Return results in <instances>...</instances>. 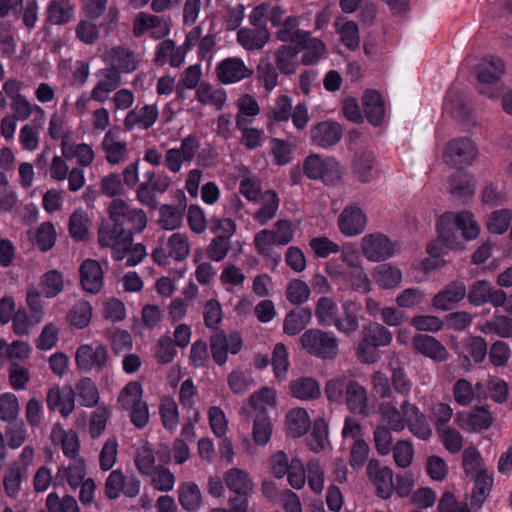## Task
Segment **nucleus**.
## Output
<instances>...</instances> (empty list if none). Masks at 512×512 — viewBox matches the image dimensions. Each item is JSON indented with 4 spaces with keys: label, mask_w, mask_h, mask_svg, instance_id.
Here are the masks:
<instances>
[{
    "label": "nucleus",
    "mask_w": 512,
    "mask_h": 512,
    "mask_svg": "<svg viewBox=\"0 0 512 512\" xmlns=\"http://www.w3.org/2000/svg\"><path fill=\"white\" fill-rule=\"evenodd\" d=\"M158 117L159 109L156 104L136 106L127 113L123 125L126 131H133L136 128L147 130L157 122Z\"/></svg>",
    "instance_id": "nucleus-16"
},
{
    "label": "nucleus",
    "mask_w": 512,
    "mask_h": 512,
    "mask_svg": "<svg viewBox=\"0 0 512 512\" xmlns=\"http://www.w3.org/2000/svg\"><path fill=\"white\" fill-rule=\"evenodd\" d=\"M143 389L139 382L130 381L120 391L117 398L119 409L129 410L130 408L142 403Z\"/></svg>",
    "instance_id": "nucleus-53"
},
{
    "label": "nucleus",
    "mask_w": 512,
    "mask_h": 512,
    "mask_svg": "<svg viewBox=\"0 0 512 512\" xmlns=\"http://www.w3.org/2000/svg\"><path fill=\"white\" fill-rule=\"evenodd\" d=\"M379 414L392 431L401 432L405 429L408 416L405 413L404 401L400 408L393 401H383L379 404Z\"/></svg>",
    "instance_id": "nucleus-28"
},
{
    "label": "nucleus",
    "mask_w": 512,
    "mask_h": 512,
    "mask_svg": "<svg viewBox=\"0 0 512 512\" xmlns=\"http://www.w3.org/2000/svg\"><path fill=\"white\" fill-rule=\"evenodd\" d=\"M370 479L376 486L377 493L381 498L387 499L394 491L393 472L388 467H376L372 463L368 466Z\"/></svg>",
    "instance_id": "nucleus-35"
},
{
    "label": "nucleus",
    "mask_w": 512,
    "mask_h": 512,
    "mask_svg": "<svg viewBox=\"0 0 512 512\" xmlns=\"http://www.w3.org/2000/svg\"><path fill=\"white\" fill-rule=\"evenodd\" d=\"M341 125L333 120L321 121L310 128L309 137L313 145L328 148L336 145L342 138Z\"/></svg>",
    "instance_id": "nucleus-14"
},
{
    "label": "nucleus",
    "mask_w": 512,
    "mask_h": 512,
    "mask_svg": "<svg viewBox=\"0 0 512 512\" xmlns=\"http://www.w3.org/2000/svg\"><path fill=\"white\" fill-rule=\"evenodd\" d=\"M405 413L408 416L406 427L419 439L429 440L432 436V429L427 421L426 415L413 403L404 401Z\"/></svg>",
    "instance_id": "nucleus-26"
},
{
    "label": "nucleus",
    "mask_w": 512,
    "mask_h": 512,
    "mask_svg": "<svg viewBox=\"0 0 512 512\" xmlns=\"http://www.w3.org/2000/svg\"><path fill=\"white\" fill-rule=\"evenodd\" d=\"M340 233L346 237L362 234L367 226V215L358 204H350L343 208L337 219Z\"/></svg>",
    "instance_id": "nucleus-9"
},
{
    "label": "nucleus",
    "mask_w": 512,
    "mask_h": 512,
    "mask_svg": "<svg viewBox=\"0 0 512 512\" xmlns=\"http://www.w3.org/2000/svg\"><path fill=\"white\" fill-rule=\"evenodd\" d=\"M159 413L163 426L169 430H176L179 424V411L176 401L171 397L161 399Z\"/></svg>",
    "instance_id": "nucleus-61"
},
{
    "label": "nucleus",
    "mask_w": 512,
    "mask_h": 512,
    "mask_svg": "<svg viewBox=\"0 0 512 512\" xmlns=\"http://www.w3.org/2000/svg\"><path fill=\"white\" fill-rule=\"evenodd\" d=\"M413 349L435 362H444L449 357L446 347L435 337L427 334H417L412 338Z\"/></svg>",
    "instance_id": "nucleus-18"
},
{
    "label": "nucleus",
    "mask_w": 512,
    "mask_h": 512,
    "mask_svg": "<svg viewBox=\"0 0 512 512\" xmlns=\"http://www.w3.org/2000/svg\"><path fill=\"white\" fill-rule=\"evenodd\" d=\"M493 416L487 407H478L470 412H459L457 425L467 431L478 432L488 429L493 424Z\"/></svg>",
    "instance_id": "nucleus-21"
},
{
    "label": "nucleus",
    "mask_w": 512,
    "mask_h": 512,
    "mask_svg": "<svg viewBox=\"0 0 512 512\" xmlns=\"http://www.w3.org/2000/svg\"><path fill=\"white\" fill-rule=\"evenodd\" d=\"M475 482L472 490V504L480 506L489 496L493 486V475L487 470L474 475Z\"/></svg>",
    "instance_id": "nucleus-58"
},
{
    "label": "nucleus",
    "mask_w": 512,
    "mask_h": 512,
    "mask_svg": "<svg viewBox=\"0 0 512 512\" xmlns=\"http://www.w3.org/2000/svg\"><path fill=\"white\" fill-rule=\"evenodd\" d=\"M505 73L504 62L498 57L485 58L479 66L478 91L489 98L502 93L501 77Z\"/></svg>",
    "instance_id": "nucleus-5"
},
{
    "label": "nucleus",
    "mask_w": 512,
    "mask_h": 512,
    "mask_svg": "<svg viewBox=\"0 0 512 512\" xmlns=\"http://www.w3.org/2000/svg\"><path fill=\"white\" fill-rule=\"evenodd\" d=\"M196 99L203 105L213 106L220 110L226 103L227 94L223 88L215 87L208 82H201L196 89Z\"/></svg>",
    "instance_id": "nucleus-39"
},
{
    "label": "nucleus",
    "mask_w": 512,
    "mask_h": 512,
    "mask_svg": "<svg viewBox=\"0 0 512 512\" xmlns=\"http://www.w3.org/2000/svg\"><path fill=\"white\" fill-rule=\"evenodd\" d=\"M466 294L467 289L464 282L455 280L436 293L431 300V304L436 310L449 311L462 301Z\"/></svg>",
    "instance_id": "nucleus-15"
},
{
    "label": "nucleus",
    "mask_w": 512,
    "mask_h": 512,
    "mask_svg": "<svg viewBox=\"0 0 512 512\" xmlns=\"http://www.w3.org/2000/svg\"><path fill=\"white\" fill-rule=\"evenodd\" d=\"M86 408L98 406L100 393L96 383L89 377H83L75 384L74 397Z\"/></svg>",
    "instance_id": "nucleus-41"
},
{
    "label": "nucleus",
    "mask_w": 512,
    "mask_h": 512,
    "mask_svg": "<svg viewBox=\"0 0 512 512\" xmlns=\"http://www.w3.org/2000/svg\"><path fill=\"white\" fill-rule=\"evenodd\" d=\"M217 79L222 84H233L250 78L253 70L238 57H229L220 61L215 68Z\"/></svg>",
    "instance_id": "nucleus-13"
},
{
    "label": "nucleus",
    "mask_w": 512,
    "mask_h": 512,
    "mask_svg": "<svg viewBox=\"0 0 512 512\" xmlns=\"http://www.w3.org/2000/svg\"><path fill=\"white\" fill-rule=\"evenodd\" d=\"M362 105L367 121L373 126L382 124L385 117L384 100L376 90H367L362 96Z\"/></svg>",
    "instance_id": "nucleus-29"
},
{
    "label": "nucleus",
    "mask_w": 512,
    "mask_h": 512,
    "mask_svg": "<svg viewBox=\"0 0 512 512\" xmlns=\"http://www.w3.org/2000/svg\"><path fill=\"white\" fill-rule=\"evenodd\" d=\"M342 308L344 318L338 317L337 330L345 334L356 332L359 328L358 313L361 309L360 304L352 300H346L343 302Z\"/></svg>",
    "instance_id": "nucleus-48"
},
{
    "label": "nucleus",
    "mask_w": 512,
    "mask_h": 512,
    "mask_svg": "<svg viewBox=\"0 0 512 512\" xmlns=\"http://www.w3.org/2000/svg\"><path fill=\"white\" fill-rule=\"evenodd\" d=\"M302 348L310 355L320 359H334L339 352V341L332 332L312 328L300 337Z\"/></svg>",
    "instance_id": "nucleus-3"
},
{
    "label": "nucleus",
    "mask_w": 512,
    "mask_h": 512,
    "mask_svg": "<svg viewBox=\"0 0 512 512\" xmlns=\"http://www.w3.org/2000/svg\"><path fill=\"white\" fill-rule=\"evenodd\" d=\"M249 403L255 411L264 414L268 409L276 407V390L270 387H263L251 394Z\"/></svg>",
    "instance_id": "nucleus-56"
},
{
    "label": "nucleus",
    "mask_w": 512,
    "mask_h": 512,
    "mask_svg": "<svg viewBox=\"0 0 512 512\" xmlns=\"http://www.w3.org/2000/svg\"><path fill=\"white\" fill-rule=\"evenodd\" d=\"M268 27H241L236 34L238 44L246 51H259L269 42Z\"/></svg>",
    "instance_id": "nucleus-25"
},
{
    "label": "nucleus",
    "mask_w": 512,
    "mask_h": 512,
    "mask_svg": "<svg viewBox=\"0 0 512 512\" xmlns=\"http://www.w3.org/2000/svg\"><path fill=\"white\" fill-rule=\"evenodd\" d=\"M103 60L109 69L114 70L119 75L133 73L140 64L139 55L123 46L111 47L105 53Z\"/></svg>",
    "instance_id": "nucleus-10"
},
{
    "label": "nucleus",
    "mask_w": 512,
    "mask_h": 512,
    "mask_svg": "<svg viewBox=\"0 0 512 512\" xmlns=\"http://www.w3.org/2000/svg\"><path fill=\"white\" fill-rule=\"evenodd\" d=\"M273 434V423L269 416L261 414L253 419L251 436L255 445L266 446Z\"/></svg>",
    "instance_id": "nucleus-51"
},
{
    "label": "nucleus",
    "mask_w": 512,
    "mask_h": 512,
    "mask_svg": "<svg viewBox=\"0 0 512 512\" xmlns=\"http://www.w3.org/2000/svg\"><path fill=\"white\" fill-rule=\"evenodd\" d=\"M227 488L238 495H249L254 489V483L249 474L238 468H231L224 475Z\"/></svg>",
    "instance_id": "nucleus-34"
},
{
    "label": "nucleus",
    "mask_w": 512,
    "mask_h": 512,
    "mask_svg": "<svg viewBox=\"0 0 512 512\" xmlns=\"http://www.w3.org/2000/svg\"><path fill=\"white\" fill-rule=\"evenodd\" d=\"M46 402L50 410H58L67 417L75 409L74 390L71 386H65L62 391L59 385H54L47 392Z\"/></svg>",
    "instance_id": "nucleus-24"
},
{
    "label": "nucleus",
    "mask_w": 512,
    "mask_h": 512,
    "mask_svg": "<svg viewBox=\"0 0 512 512\" xmlns=\"http://www.w3.org/2000/svg\"><path fill=\"white\" fill-rule=\"evenodd\" d=\"M111 413V408L106 404L98 405L91 413L89 434L92 438H98L104 433Z\"/></svg>",
    "instance_id": "nucleus-63"
},
{
    "label": "nucleus",
    "mask_w": 512,
    "mask_h": 512,
    "mask_svg": "<svg viewBox=\"0 0 512 512\" xmlns=\"http://www.w3.org/2000/svg\"><path fill=\"white\" fill-rule=\"evenodd\" d=\"M108 215L113 224L130 230L131 235L141 233L147 226V215L142 209L132 208L120 199L113 200L108 208Z\"/></svg>",
    "instance_id": "nucleus-4"
},
{
    "label": "nucleus",
    "mask_w": 512,
    "mask_h": 512,
    "mask_svg": "<svg viewBox=\"0 0 512 512\" xmlns=\"http://www.w3.org/2000/svg\"><path fill=\"white\" fill-rule=\"evenodd\" d=\"M441 223V230L444 235L449 234L457 241L458 230L466 240H475L481 233V227L475 219L474 214L469 210L459 212L447 211L438 217Z\"/></svg>",
    "instance_id": "nucleus-2"
},
{
    "label": "nucleus",
    "mask_w": 512,
    "mask_h": 512,
    "mask_svg": "<svg viewBox=\"0 0 512 512\" xmlns=\"http://www.w3.org/2000/svg\"><path fill=\"white\" fill-rule=\"evenodd\" d=\"M169 255L176 261L185 260L190 254V242L186 233H173L167 240Z\"/></svg>",
    "instance_id": "nucleus-60"
},
{
    "label": "nucleus",
    "mask_w": 512,
    "mask_h": 512,
    "mask_svg": "<svg viewBox=\"0 0 512 512\" xmlns=\"http://www.w3.org/2000/svg\"><path fill=\"white\" fill-rule=\"evenodd\" d=\"M27 473L19 470L17 467L9 465L3 476V487L5 494L16 499L22 489V483L27 477Z\"/></svg>",
    "instance_id": "nucleus-57"
},
{
    "label": "nucleus",
    "mask_w": 512,
    "mask_h": 512,
    "mask_svg": "<svg viewBox=\"0 0 512 512\" xmlns=\"http://www.w3.org/2000/svg\"><path fill=\"white\" fill-rule=\"evenodd\" d=\"M300 19L298 16H287L285 22H283L275 33L276 38L284 43H298L307 36L309 31H305L299 28Z\"/></svg>",
    "instance_id": "nucleus-42"
},
{
    "label": "nucleus",
    "mask_w": 512,
    "mask_h": 512,
    "mask_svg": "<svg viewBox=\"0 0 512 512\" xmlns=\"http://www.w3.org/2000/svg\"><path fill=\"white\" fill-rule=\"evenodd\" d=\"M96 76L99 80L91 91V98L99 103H104L109 99L110 93L122 84V77L108 67L100 69Z\"/></svg>",
    "instance_id": "nucleus-23"
},
{
    "label": "nucleus",
    "mask_w": 512,
    "mask_h": 512,
    "mask_svg": "<svg viewBox=\"0 0 512 512\" xmlns=\"http://www.w3.org/2000/svg\"><path fill=\"white\" fill-rule=\"evenodd\" d=\"M328 274L330 277L336 281H346V283L353 289L354 291L360 293H368L371 291V282L367 275V273L360 267H357L355 270L351 271L348 275L338 270L335 267L329 265L327 267Z\"/></svg>",
    "instance_id": "nucleus-27"
},
{
    "label": "nucleus",
    "mask_w": 512,
    "mask_h": 512,
    "mask_svg": "<svg viewBox=\"0 0 512 512\" xmlns=\"http://www.w3.org/2000/svg\"><path fill=\"white\" fill-rule=\"evenodd\" d=\"M450 193L461 199H470L475 192V183L473 179L463 170H456L449 178Z\"/></svg>",
    "instance_id": "nucleus-37"
},
{
    "label": "nucleus",
    "mask_w": 512,
    "mask_h": 512,
    "mask_svg": "<svg viewBox=\"0 0 512 512\" xmlns=\"http://www.w3.org/2000/svg\"><path fill=\"white\" fill-rule=\"evenodd\" d=\"M80 284L91 294H97L103 287L104 273L100 263L94 259H86L79 268Z\"/></svg>",
    "instance_id": "nucleus-20"
},
{
    "label": "nucleus",
    "mask_w": 512,
    "mask_h": 512,
    "mask_svg": "<svg viewBox=\"0 0 512 512\" xmlns=\"http://www.w3.org/2000/svg\"><path fill=\"white\" fill-rule=\"evenodd\" d=\"M11 109L13 116L16 120L25 121L30 118L32 113L40 115V120L43 121L45 111L39 105H32L26 96L23 94H17L13 97L11 102Z\"/></svg>",
    "instance_id": "nucleus-52"
},
{
    "label": "nucleus",
    "mask_w": 512,
    "mask_h": 512,
    "mask_svg": "<svg viewBox=\"0 0 512 512\" xmlns=\"http://www.w3.org/2000/svg\"><path fill=\"white\" fill-rule=\"evenodd\" d=\"M436 231L437 238L428 243L426 250L430 256L441 258L458 245V240L456 241L450 234L449 236L443 234L441 223L438 219L436 221Z\"/></svg>",
    "instance_id": "nucleus-54"
},
{
    "label": "nucleus",
    "mask_w": 512,
    "mask_h": 512,
    "mask_svg": "<svg viewBox=\"0 0 512 512\" xmlns=\"http://www.w3.org/2000/svg\"><path fill=\"white\" fill-rule=\"evenodd\" d=\"M292 99L288 95H279L265 113L266 128L270 134H275L280 123L287 122L291 116Z\"/></svg>",
    "instance_id": "nucleus-19"
},
{
    "label": "nucleus",
    "mask_w": 512,
    "mask_h": 512,
    "mask_svg": "<svg viewBox=\"0 0 512 512\" xmlns=\"http://www.w3.org/2000/svg\"><path fill=\"white\" fill-rule=\"evenodd\" d=\"M290 394L300 401H312L321 396V386L318 380L310 376L294 379L289 384Z\"/></svg>",
    "instance_id": "nucleus-31"
},
{
    "label": "nucleus",
    "mask_w": 512,
    "mask_h": 512,
    "mask_svg": "<svg viewBox=\"0 0 512 512\" xmlns=\"http://www.w3.org/2000/svg\"><path fill=\"white\" fill-rule=\"evenodd\" d=\"M50 439L53 445L62 449L66 457L70 459L77 458L80 451V441L74 430H66L62 424L56 423L52 427Z\"/></svg>",
    "instance_id": "nucleus-22"
},
{
    "label": "nucleus",
    "mask_w": 512,
    "mask_h": 512,
    "mask_svg": "<svg viewBox=\"0 0 512 512\" xmlns=\"http://www.w3.org/2000/svg\"><path fill=\"white\" fill-rule=\"evenodd\" d=\"M304 170L309 178L322 179L324 182H333L338 178L334 172L336 162H304Z\"/></svg>",
    "instance_id": "nucleus-59"
},
{
    "label": "nucleus",
    "mask_w": 512,
    "mask_h": 512,
    "mask_svg": "<svg viewBox=\"0 0 512 512\" xmlns=\"http://www.w3.org/2000/svg\"><path fill=\"white\" fill-rule=\"evenodd\" d=\"M90 219L87 213L81 209L72 213L69 219V232L77 241L85 240L90 230Z\"/></svg>",
    "instance_id": "nucleus-62"
},
{
    "label": "nucleus",
    "mask_w": 512,
    "mask_h": 512,
    "mask_svg": "<svg viewBox=\"0 0 512 512\" xmlns=\"http://www.w3.org/2000/svg\"><path fill=\"white\" fill-rule=\"evenodd\" d=\"M259 201H261V207L254 214V220L260 225H265L275 217L280 199L274 190H267L261 195Z\"/></svg>",
    "instance_id": "nucleus-44"
},
{
    "label": "nucleus",
    "mask_w": 512,
    "mask_h": 512,
    "mask_svg": "<svg viewBox=\"0 0 512 512\" xmlns=\"http://www.w3.org/2000/svg\"><path fill=\"white\" fill-rule=\"evenodd\" d=\"M86 468L83 460H76L68 466L58 467L56 478L65 479L72 489L78 488L86 479Z\"/></svg>",
    "instance_id": "nucleus-49"
},
{
    "label": "nucleus",
    "mask_w": 512,
    "mask_h": 512,
    "mask_svg": "<svg viewBox=\"0 0 512 512\" xmlns=\"http://www.w3.org/2000/svg\"><path fill=\"white\" fill-rule=\"evenodd\" d=\"M98 243L101 248H108L113 259L120 261L132 246L133 237L130 230H125L115 224L102 223L98 229Z\"/></svg>",
    "instance_id": "nucleus-6"
},
{
    "label": "nucleus",
    "mask_w": 512,
    "mask_h": 512,
    "mask_svg": "<svg viewBox=\"0 0 512 512\" xmlns=\"http://www.w3.org/2000/svg\"><path fill=\"white\" fill-rule=\"evenodd\" d=\"M338 313V305L333 298L323 296L318 299L315 305V316L320 325L336 327Z\"/></svg>",
    "instance_id": "nucleus-45"
},
{
    "label": "nucleus",
    "mask_w": 512,
    "mask_h": 512,
    "mask_svg": "<svg viewBox=\"0 0 512 512\" xmlns=\"http://www.w3.org/2000/svg\"><path fill=\"white\" fill-rule=\"evenodd\" d=\"M102 147L107 154V160H120L127 156V143L121 139L119 128H111L107 131Z\"/></svg>",
    "instance_id": "nucleus-38"
},
{
    "label": "nucleus",
    "mask_w": 512,
    "mask_h": 512,
    "mask_svg": "<svg viewBox=\"0 0 512 512\" xmlns=\"http://www.w3.org/2000/svg\"><path fill=\"white\" fill-rule=\"evenodd\" d=\"M47 20L54 25L68 23L74 16V6L69 0H51L46 8Z\"/></svg>",
    "instance_id": "nucleus-47"
},
{
    "label": "nucleus",
    "mask_w": 512,
    "mask_h": 512,
    "mask_svg": "<svg viewBox=\"0 0 512 512\" xmlns=\"http://www.w3.org/2000/svg\"><path fill=\"white\" fill-rule=\"evenodd\" d=\"M300 51H304L301 57V63L306 66L316 65L327 54L325 43L319 39L311 36L308 32L297 45Z\"/></svg>",
    "instance_id": "nucleus-30"
},
{
    "label": "nucleus",
    "mask_w": 512,
    "mask_h": 512,
    "mask_svg": "<svg viewBox=\"0 0 512 512\" xmlns=\"http://www.w3.org/2000/svg\"><path fill=\"white\" fill-rule=\"evenodd\" d=\"M361 249L367 260L384 261L394 255L395 246L384 234L375 232L366 234L361 239Z\"/></svg>",
    "instance_id": "nucleus-8"
},
{
    "label": "nucleus",
    "mask_w": 512,
    "mask_h": 512,
    "mask_svg": "<svg viewBox=\"0 0 512 512\" xmlns=\"http://www.w3.org/2000/svg\"><path fill=\"white\" fill-rule=\"evenodd\" d=\"M299 48L297 45H280L274 52L275 66L283 75H293L298 68Z\"/></svg>",
    "instance_id": "nucleus-33"
},
{
    "label": "nucleus",
    "mask_w": 512,
    "mask_h": 512,
    "mask_svg": "<svg viewBox=\"0 0 512 512\" xmlns=\"http://www.w3.org/2000/svg\"><path fill=\"white\" fill-rule=\"evenodd\" d=\"M372 278L379 288L389 290L395 289L401 284L403 274L398 266L384 263L373 269Z\"/></svg>",
    "instance_id": "nucleus-32"
},
{
    "label": "nucleus",
    "mask_w": 512,
    "mask_h": 512,
    "mask_svg": "<svg viewBox=\"0 0 512 512\" xmlns=\"http://www.w3.org/2000/svg\"><path fill=\"white\" fill-rule=\"evenodd\" d=\"M484 334H496L502 338H512V318L506 315H495L479 327Z\"/></svg>",
    "instance_id": "nucleus-55"
},
{
    "label": "nucleus",
    "mask_w": 512,
    "mask_h": 512,
    "mask_svg": "<svg viewBox=\"0 0 512 512\" xmlns=\"http://www.w3.org/2000/svg\"><path fill=\"white\" fill-rule=\"evenodd\" d=\"M170 26L169 20L145 12H139L133 21V35L141 37L147 31L153 29L150 36L158 40L170 33Z\"/></svg>",
    "instance_id": "nucleus-12"
},
{
    "label": "nucleus",
    "mask_w": 512,
    "mask_h": 512,
    "mask_svg": "<svg viewBox=\"0 0 512 512\" xmlns=\"http://www.w3.org/2000/svg\"><path fill=\"white\" fill-rule=\"evenodd\" d=\"M311 319L312 312L309 308L292 310L285 316L283 331L290 336L297 335L311 322Z\"/></svg>",
    "instance_id": "nucleus-46"
},
{
    "label": "nucleus",
    "mask_w": 512,
    "mask_h": 512,
    "mask_svg": "<svg viewBox=\"0 0 512 512\" xmlns=\"http://www.w3.org/2000/svg\"><path fill=\"white\" fill-rule=\"evenodd\" d=\"M324 393L329 402L345 404L347 409L363 417L373 414L367 389L356 380H349L344 375L329 379L325 383Z\"/></svg>",
    "instance_id": "nucleus-1"
},
{
    "label": "nucleus",
    "mask_w": 512,
    "mask_h": 512,
    "mask_svg": "<svg viewBox=\"0 0 512 512\" xmlns=\"http://www.w3.org/2000/svg\"><path fill=\"white\" fill-rule=\"evenodd\" d=\"M109 362V351L104 344H81L75 352V364L83 373L102 371Z\"/></svg>",
    "instance_id": "nucleus-7"
},
{
    "label": "nucleus",
    "mask_w": 512,
    "mask_h": 512,
    "mask_svg": "<svg viewBox=\"0 0 512 512\" xmlns=\"http://www.w3.org/2000/svg\"><path fill=\"white\" fill-rule=\"evenodd\" d=\"M178 499L182 508L188 512H195L202 505L201 490L196 483L191 481L179 485Z\"/></svg>",
    "instance_id": "nucleus-40"
},
{
    "label": "nucleus",
    "mask_w": 512,
    "mask_h": 512,
    "mask_svg": "<svg viewBox=\"0 0 512 512\" xmlns=\"http://www.w3.org/2000/svg\"><path fill=\"white\" fill-rule=\"evenodd\" d=\"M310 425V417L304 408H292L285 416V428L292 437H301L309 430Z\"/></svg>",
    "instance_id": "nucleus-36"
},
{
    "label": "nucleus",
    "mask_w": 512,
    "mask_h": 512,
    "mask_svg": "<svg viewBox=\"0 0 512 512\" xmlns=\"http://www.w3.org/2000/svg\"><path fill=\"white\" fill-rule=\"evenodd\" d=\"M479 156L478 145L466 136L451 139L443 151V157L449 160H476Z\"/></svg>",
    "instance_id": "nucleus-17"
},
{
    "label": "nucleus",
    "mask_w": 512,
    "mask_h": 512,
    "mask_svg": "<svg viewBox=\"0 0 512 512\" xmlns=\"http://www.w3.org/2000/svg\"><path fill=\"white\" fill-rule=\"evenodd\" d=\"M279 69L269 57H262L256 68V79L267 92H271L278 85Z\"/></svg>",
    "instance_id": "nucleus-43"
},
{
    "label": "nucleus",
    "mask_w": 512,
    "mask_h": 512,
    "mask_svg": "<svg viewBox=\"0 0 512 512\" xmlns=\"http://www.w3.org/2000/svg\"><path fill=\"white\" fill-rule=\"evenodd\" d=\"M92 315L91 304L86 300H79L71 307L66 319L72 327L83 329L89 325Z\"/></svg>",
    "instance_id": "nucleus-50"
},
{
    "label": "nucleus",
    "mask_w": 512,
    "mask_h": 512,
    "mask_svg": "<svg viewBox=\"0 0 512 512\" xmlns=\"http://www.w3.org/2000/svg\"><path fill=\"white\" fill-rule=\"evenodd\" d=\"M468 301L473 306H481L486 303L494 307H501L505 302V291L496 289L489 281L477 280L470 285Z\"/></svg>",
    "instance_id": "nucleus-11"
},
{
    "label": "nucleus",
    "mask_w": 512,
    "mask_h": 512,
    "mask_svg": "<svg viewBox=\"0 0 512 512\" xmlns=\"http://www.w3.org/2000/svg\"><path fill=\"white\" fill-rule=\"evenodd\" d=\"M40 287L47 298L56 297L64 289V277L58 270L46 272L40 281Z\"/></svg>",
    "instance_id": "nucleus-64"
}]
</instances>
